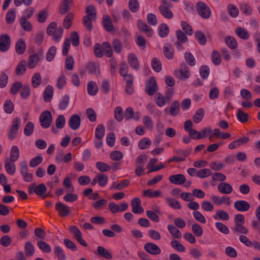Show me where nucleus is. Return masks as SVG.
Returning a JSON list of instances; mask_svg holds the SVG:
<instances>
[{
    "mask_svg": "<svg viewBox=\"0 0 260 260\" xmlns=\"http://www.w3.org/2000/svg\"><path fill=\"white\" fill-rule=\"evenodd\" d=\"M170 194L173 198L170 197H167L166 198V201L167 203L169 206L174 209L179 208V202L177 201V198L179 197V189L174 188L171 192Z\"/></svg>",
    "mask_w": 260,
    "mask_h": 260,
    "instance_id": "nucleus-1",
    "label": "nucleus"
},
{
    "mask_svg": "<svg viewBox=\"0 0 260 260\" xmlns=\"http://www.w3.org/2000/svg\"><path fill=\"white\" fill-rule=\"evenodd\" d=\"M40 124L44 128L49 127L52 121V116L50 112L45 111L43 112L39 117Z\"/></svg>",
    "mask_w": 260,
    "mask_h": 260,
    "instance_id": "nucleus-2",
    "label": "nucleus"
},
{
    "mask_svg": "<svg viewBox=\"0 0 260 260\" xmlns=\"http://www.w3.org/2000/svg\"><path fill=\"white\" fill-rule=\"evenodd\" d=\"M21 120L18 117H16L13 120L10 130L8 133L9 139L13 140L17 135L19 128L20 126Z\"/></svg>",
    "mask_w": 260,
    "mask_h": 260,
    "instance_id": "nucleus-3",
    "label": "nucleus"
},
{
    "mask_svg": "<svg viewBox=\"0 0 260 260\" xmlns=\"http://www.w3.org/2000/svg\"><path fill=\"white\" fill-rule=\"evenodd\" d=\"M197 9L199 14L204 19L209 18L211 14L209 7L203 2L197 4Z\"/></svg>",
    "mask_w": 260,
    "mask_h": 260,
    "instance_id": "nucleus-4",
    "label": "nucleus"
},
{
    "mask_svg": "<svg viewBox=\"0 0 260 260\" xmlns=\"http://www.w3.org/2000/svg\"><path fill=\"white\" fill-rule=\"evenodd\" d=\"M43 56V51L40 50L38 52L35 53L29 57L28 61V67L29 69L35 68L40 59Z\"/></svg>",
    "mask_w": 260,
    "mask_h": 260,
    "instance_id": "nucleus-5",
    "label": "nucleus"
},
{
    "mask_svg": "<svg viewBox=\"0 0 260 260\" xmlns=\"http://www.w3.org/2000/svg\"><path fill=\"white\" fill-rule=\"evenodd\" d=\"M28 190V192L30 194L35 192L37 195L42 196L46 193L47 188L43 184H41L38 186H36L35 183H31L29 186Z\"/></svg>",
    "mask_w": 260,
    "mask_h": 260,
    "instance_id": "nucleus-6",
    "label": "nucleus"
},
{
    "mask_svg": "<svg viewBox=\"0 0 260 260\" xmlns=\"http://www.w3.org/2000/svg\"><path fill=\"white\" fill-rule=\"evenodd\" d=\"M55 209L60 217H66L71 213L70 208L61 202H58L55 204Z\"/></svg>",
    "mask_w": 260,
    "mask_h": 260,
    "instance_id": "nucleus-7",
    "label": "nucleus"
},
{
    "mask_svg": "<svg viewBox=\"0 0 260 260\" xmlns=\"http://www.w3.org/2000/svg\"><path fill=\"white\" fill-rule=\"evenodd\" d=\"M11 45V39L7 34H3L0 36V51H7Z\"/></svg>",
    "mask_w": 260,
    "mask_h": 260,
    "instance_id": "nucleus-8",
    "label": "nucleus"
},
{
    "mask_svg": "<svg viewBox=\"0 0 260 260\" xmlns=\"http://www.w3.org/2000/svg\"><path fill=\"white\" fill-rule=\"evenodd\" d=\"M157 90V85L155 79L150 78L146 83V92L150 95H153Z\"/></svg>",
    "mask_w": 260,
    "mask_h": 260,
    "instance_id": "nucleus-9",
    "label": "nucleus"
},
{
    "mask_svg": "<svg viewBox=\"0 0 260 260\" xmlns=\"http://www.w3.org/2000/svg\"><path fill=\"white\" fill-rule=\"evenodd\" d=\"M159 10L160 14L166 18L171 19L173 16V13L169 9L168 3L166 0L162 1V4L159 7Z\"/></svg>",
    "mask_w": 260,
    "mask_h": 260,
    "instance_id": "nucleus-10",
    "label": "nucleus"
},
{
    "mask_svg": "<svg viewBox=\"0 0 260 260\" xmlns=\"http://www.w3.org/2000/svg\"><path fill=\"white\" fill-rule=\"evenodd\" d=\"M108 207L113 213H116L118 212H123L126 210L128 208V205L127 203H122L119 206L114 202H110Z\"/></svg>",
    "mask_w": 260,
    "mask_h": 260,
    "instance_id": "nucleus-11",
    "label": "nucleus"
},
{
    "mask_svg": "<svg viewBox=\"0 0 260 260\" xmlns=\"http://www.w3.org/2000/svg\"><path fill=\"white\" fill-rule=\"evenodd\" d=\"M144 249L147 252L152 255H158L161 252L160 248L153 243H146L144 245Z\"/></svg>",
    "mask_w": 260,
    "mask_h": 260,
    "instance_id": "nucleus-12",
    "label": "nucleus"
},
{
    "mask_svg": "<svg viewBox=\"0 0 260 260\" xmlns=\"http://www.w3.org/2000/svg\"><path fill=\"white\" fill-rule=\"evenodd\" d=\"M68 124L69 127L73 130L78 129L81 124V118L79 115L78 114L73 115L69 120Z\"/></svg>",
    "mask_w": 260,
    "mask_h": 260,
    "instance_id": "nucleus-13",
    "label": "nucleus"
},
{
    "mask_svg": "<svg viewBox=\"0 0 260 260\" xmlns=\"http://www.w3.org/2000/svg\"><path fill=\"white\" fill-rule=\"evenodd\" d=\"M190 76V71L189 68L185 64L183 63L180 67V80L186 81Z\"/></svg>",
    "mask_w": 260,
    "mask_h": 260,
    "instance_id": "nucleus-14",
    "label": "nucleus"
},
{
    "mask_svg": "<svg viewBox=\"0 0 260 260\" xmlns=\"http://www.w3.org/2000/svg\"><path fill=\"white\" fill-rule=\"evenodd\" d=\"M234 207L238 211L245 212L248 211L250 208V204L244 200H239L234 203Z\"/></svg>",
    "mask_w": 260,
    "mask_h": 260,
    "instance_id": "nucleus-15",
    "label": "nucleus"
},
{
    "mask_svg": "<svg viewBox=\"0 0 260 260\" xmlns=\"http://www.w3.org/2000/svg\"><path fill=\"white\" fill-rule=\"evenodd\" d=\"M141 201L138 198H135L132 200L131 206L132 211L135 214L143 213L144 209L141 206Z\"/></svg>",
    "mask_w": 260,
    "mask_h": 260,
    "instance_id": "nucleus-16",
    "label": "nucleus"
},
{
    "mask_svg": "<svg viewBox=\"0 0 260 260\" xmlns=\"http://www.w3.org/2000/svg\"><path fill=\"white\" fill-rule=\"evenodd\" d=\"M137 26L140 30L145 32L148 37H151L153 35V31L152 29L148 26L146 23L140 20L138 21Z\"/></svg>",
    "mask_w": 260,
    "mask_h": 260,
    "instance_id": "nucleus-17",
    "label": "nucleus"
},
{
    "mask_svg": "<svg viewBox=\"0 0 260 260\" xmlns=\"http://www.w3.org/2000/svg\"><path fill=\"white\" fill-rule=\"evenodd\" d=\"M218 191L223 194H229L233 191L232 186L228 183L222 182L220 183L217 186Z\"/></svg>",
    "mask_w": 260,
    "mask_h": 260,
    "instance_id": "nucleus-18",
    "label": "nucleus"
},
{
    "mask_svg": "<svg viewBox=\"0 0 260 260\" xmlns=\"http://www.w3.org/2000/svg\"><path fill=\"white\" fill-rule=\"evenodd\" d=\"M26 45L23 39H19L16 43L15 50L17 54H22L26 50Z\"/></svg>",
    "mask_w": 260,
    "mask_h": 260,
    "instance_id": "nucleus-19",
    "label": "nucleus"
},
{
    "mask_svg": "<svg viewBox=\"0 0 260 260\" xmlns=\"http://www.w3.org/2000/svg\"><path fill=\"white\" fill-rule=\"evenodd\" d=\"M127 60L130 66L135 70H138L140 67L137 56L134 53L128 55Z\"/></svg>",
    "mask_w": 260,
    "mask_h": 260,
    "instance_id": "nucleus-20",
    "label": "nucleus"
},
{
    "mask_svg": "<svg viewBox=\"0 0 260 260\" xmlns=\"http://www.w3.org/2000/svg\"><path fill=\"white\" fill-rule=\"evenodd\" d=\"M14 161L6 158L5 162V168L8 174L13 175L16 172V167Z\"/></svg>",
    "mask_w": 260,
    "mask_h": 260,
    "instance_id": "nucleus-21",
    "label": "nucleus"
},
{
    "mask_svg": "<svg viewBox=\"0 0 260 260\" xmlns=\"http://www.w3.org/2000/svg\"><path fill=\"white\" fill-rule=\"evenodd\" d=\"M87 88L88 93L91 96L96 95L99 90L98 86L94 81H90L87 84Z\"/></svg>",
    "mask_w": 260,
    "mask_h": 260,
    "instance_id": "nucleus-22",
    "label": "nucleus"
},
{
    "mask_svg": "<svg viewBox=\"0 0 260 260\" xmlns=\"http://www.w3.org/2000/svg\"><path fill=\"white\" fill-rule=\"evenodd\" d=\"M53 95V88L52 86L48 85L43 92L44 100L46 102L51 101Z\"/></svg>",
    "mask_w": 260,
    "mask_h": 260,
    "instance_id": "nucleus-23",
    "label": "nucleus"
},
{
    "mask_svg": "<svg viewBox=\"0 0 260 260\" xmlns=\"http://www.w3.org/2000/svg\"><path fill=\"white\" fill-rule=\"evenodd\" d=\"M20 155V151L19 148L17 146H13L10 150V157L8 159L11 161H16Z\"/></svg>",
    "mask_w": 260,
    "mask_h": 260,
    "instance_id": "nucleus-24",
    "label": "nucleus"
},
{
    "mask_svg": "<svg viewBox=\"0 0 260 260\" xmlns=\"http://www.w3.org/2000/svg\"><path fill=\"white\" fill-rule=\"evenodd\" d=\"M98 255L101 256L107 259H111L112 258V255L110 252L102 246L97 247Z\"/></svg>",
    "mask_w": 260,
    "mask_h": 260,
    "instance_id": "nucleus-25",
    "label": "nucleus"
},
{
    "mask_svg": "<svg viewBox=\"0 0 260 260\" xmlns=\"http://www.w3.org/2000/svg\"><path fill=\"white\" fill-rule=\"evenodd\" d=\"M103 24L104 28L108 31L113 30V26L111 18L108 15H104L103 17Z\"/></svg>",
    "mask_w": 260,
    "mask_h": 260,
    "instance_id": "nucleus-26",
    "label": "nucleus"
},
{
    "mask_svg": "<svg viewBox=\"0 0 260 260\" xmlns=\"http://www.w3.org/2000/svg\"><path fill=\"white\" fill-rule=\"evenodd\" d=\"M70 100V97L68 95L62 96L58 103V108L60 110H66L69 105Z\"/></svg>",
    "mask_w": 260,
    "mask_h": 260,
    "instance_id": "nucleus-27",
    "label": "nucleus"
},
{
    "mask_svg": "<svg viewBox=\"0 0 260 260\" xmlns=\"http://www.w3.org/2000/svg\"><path fill=\"white\" fill-rule=\"evenodd\" d=\"M35 247L30 241H27L25 243L24 251L25 255L28 257L33 256L35 253Z\"/></svg>",
    "mask_w": 260,
    "mask_h": 260,
    "instance_id": "nucleus-28",
    "label": "nucleus"
},
{
    "mask_svg": "<svg viewBox=\"0 0 260 260\" xmlns=\"http://www.w3.org/2000/svg\"><path fill=\"white\" fill-rule=\"evenodd\" d=\"M72 4V2L71 0H63L60 5L59 13L62 15L65 14Z\"/></svg>",
    "mask_w": 260,
    "mask_h": 260,
    "instance_id": "nucleus-29",
    "label": "nucleus"
},
{
    "mask_svg": "<svg viewBox=\"0 0 260 260\" xmlns=\"http://www.w3.org/2000/svg\"><path fill=\"white\" fill-rule=\"evenodd\" d=\"M225 42L226 45L232 50H234L237 48V42L233 37H226L225 38Z\"/></svg>",
    "mask_w": 260,
    "mask_h": 260,
    "instance_id": "nucleus-30",
    "label": "nucleus"
},
{
    "mask_svg": "<svg viewBox=\"0 0 260 260\" xmlns=\"http://www.w3.org/2000/svg\"><path fill=\"white\" fill-rule=\"evenodd\" d=\"M164 53L165 57L168 59H171L173 57L174 50L170 44H166L164 45Z\"/></svg>",
    "mask_w": 260,
    "mask_h": 260,
    "instance_id": "nucleus-31",
    "label": "nucleus"
},
{
    "mask_svg": "<svg viewBox=\"0 0 260 260\" xmlns=\"http://www.w3.org/2000/svg\"><path fill=\"white\" fill-rule=\"evenodd\" d=\"M26 69V61L22 60L17 66L15 73L18 75H21L25 72Z\"/></svg>",
    "mask_w": 260,
    "mask_h": 260,
    "instance_id": "nucleus-32",
    "label": "nucleus"
},
{
    "mask_svg": "<svg viewBox=\"0 0 260 260\" xmlns=\"http://www.w3.org/2000/svg\"><path fill=\"white\" fill-rule=\"evenodd\" d=\"M184 59L186 62L190 67L196 65V61L193 55L189 52H186L184 53Z\"/></svg>",
    "mask_w": 260,
    "mask_h": 260,
    "instance_id": "nucleus-33",
    "label": "nucleus"
},
{
    "mask_svg": "<svg viewBox=\"0 0 260 260\" xmlns=\"http://www.w3.org/2000/svg\"><path fill=\"white\" fill-rule=\"evenodd\" d=\"M41 76L39 73H35L31 78V85L34 88L38 87L41 83Z\"/></svg>",
    "mask_w": 260,
    "mask_h": 260,
    "instance_id": "nucleus-34",
    "label": "nucleus"
},
{
    "mask_svg": "<svg viewBox=\"0 0 260 260\" xmlns=\"http://www.w3.org/2000/svg\"><path fill=\"white\" fill-rule=\"evenodd\" d=\"M86 16L84 17L91 18V19H96V11L95 8L92 5L88 6L86 9Z\"/></svg>",
    "mask_w": 260,
    "mask_h": 260,
    "instance_id": "nucleus-35",
    "label": "nucleus"
},
{
    "mask_svg": "<svg viewBox=\"0 0 260 260\" xmlns=\"http://www.w3.org/2000/svg\"><path fill=\"white\" fill-rule=\"evenodd\" d=\"M169 32V28L166 24H161L158 28V33L161 38L167 37Z\"/></svg>",
    "mask_w": 260,
    "mask_h": 260,
    "instance_id": "nucleus-36",
    "label": "nucleus"
},
{
    "mask_svg": "<svg viewBox=\"0 0 260 260\" xmlns=\"http://www.w3.org/2000/svg\"><path fill=\"white\" fill-rule=\"evenodd\" d=\"M205 114V111L203 108L198 109L194 114L193 119L196 123H198L203 119Z\"/></svg>",
    "mask_w": 260,
    "mask_h": 260,
    "instance_id": "nucleus-37",
    "label": "nucleus"
},
{
    "mask_svg": "<svg viewBox=\"0 0 260 260\" xmlns=\"http://www.w3.org/2000/svg\"><path fill=\"white\" fill-rule=\"evenodd\" d=\"M143 196L148 197L149 198H157L161 196V192L159 190L153 191L150 189H148L143 191Z\"/></svg>",
    "mask_w": 260,
    "mask_h": 260,
    "instance_id": "nucleus-38",
    "label": "nucleus"
},
{
    "mask_svg": "<svg viewBox=\"0 0 260 260\" xmlns=\"http://www.w3.org/2000/svg\"><path fill=\"white\" fill-rule=\"evenodd\" d=\"M151 144V141L148 138H144L140 140L138 143V147L140 149L148 148Z\"/></svg>",
    "mask_w": 260,
    "mask_h": 260,
    "instance_id": "nucleus-39",
    "label": "nucleus"
},
{
    "mask_svg": "<svg viewBox=\"0 0 260 260\" xmlns=\"http://www.w3.org/2000/svg\"><path fill=\"white\" fill-rule=\"evenodd\" d=\"M181 27L182 29V31L184 32L186 35L191 36L193 34V31L192 27L186 21L181 22Z\"/></svg>",
    "mask_w": 260,
    "mask_h": 260,
    "instance_id": "nucleus-40",
    "label": "nucleus"
},
{
    "mask_svg": "<svg viewBox=\"0 0 260 260\" xmlns=\"http://www.w3.org/2000/svg\"><path fill=\"white\" fill-rule=\"evenodd\" d=\"M20 24L22 28L26 31H30L32 30V26L29 21L25 17H21L20 20Z\"/></svg>",
    "mask_w": 260,
    "mask_h": 260,
    "instance_id": "nucleus-41",
    "label": "nucleus"
},
{
    "mask_svg": "<svg viewBox=\"0 0 260 260\" xmlns=\"http://www.w3.org/2000/svg\"><path fill=\"white\" fill-rule=\"evenodd\" d=\"M105 133V127L102 124L97 125L95 130V137L97 138H103Z\"/></svg>",
    "mask_w": 260,
    "mask_h": 260,
    "instance_id": "nucleus-42",
    "label": "nucleus"
},
{
    "mask_svg": "<svg viewBox=\"0 0 260 260\" xmlns=\"http://www.w3.org/2000/svg\"><path fill=\"white\" fill-rule=\"evenodd\" d=\"M194 35L196 38L200 45H204L206 43V37L202 31L200 30H197L196 31Z\"/></svg>",
    "mask_w": 260,
    "mask_h": 260,
    "instance_id": "nucleus-43",
    "label": "nucleus"
},
{
    "mask_svg": "<svg viewBox=\"0 0 260 260\" xmlns=\"http://www.w3.org/2000/svg\"><path fill=\"white\" fill-rule=\"evenodd\" d=\"M235 31H236V34L240 38H241L243 40H247L249 37V34L247 31V30L245 29H244L241 27H237Z\"/></svg>",
    "mask_w": 260,
    "mask_h": 260,
    "instance_id": "nucleus-44",
    "label": "nucleus"
},
{
    "mask_svg": "<svg viewBox=\"0 0 260 260\" xmlns=\"http://www.w3.org/2000/svg\"><path fill=\"white\" fill-rule=\"evenodd\" d=\"M97 181L98 184L100 186H105L108 182V177L107 175L104 174H100L96 175Z\"/></svg>",
    "mask_w": 260,
    "mask_h": 260,
    "instance_id": "nucleus-45",
    "label": "nucleus"
},
{
    "mask_svg": "<svg viewBox=\"0 0 260 260\" xmlns=\"http://www.w3.org/2000/svg\"><path fill=\"white\" fill-rule=\"evenodd\" d=\"M87 68L90 74H97L100 73L99 66L95 62H89L87 66Z\"/></svg>",
    "mask_w": 260,
    "mask_h": 260,
    "instance_id": "nucleus-46",
    "label": "nucleus"
},
{
    "mask_svg": "<svg viewBox=\"0 0 260 260\" xmlns=\"http://www.w3.org/2000/svg\"><path fill=\"white\" fill-rule=\"evenodd\" d=\"M212 61L216 66L219 65L221 62L220 54L217 50H214L212 52Z\"/></svg>",
    "mask_w": 260,
    "mask_h": 260,
    "instance_id": "nucleus-47",
    "label": "nucleus"
},
{
    "mask_svg": "<svg viewBox=\"0 0 260 260\" xmlns=\"http://www.w3.org/2000/svg\"><path fill=\"white\" fill-rule=\"evenodd\" d=\"M73 18L74 14L73 13H69L67 15L63 21V26L66 28L69 29L71 27Z\"/></svg>",
    "mask_w": 260,
    "mask_h": 260,
    "instance_id": "nucleus-48",
    "label": "nucleus"
},
{
    "mask_svg": "<svg viewBox=\"0 0 260 260\" xmlns=\"http://www.w3.org/2000/svg\"><path fill=\"white\" fill-rule=\"evenodd\" d=\"M96 167L101 172H108L111 169V167L108 164L102 161L96 162Z\"/></svg>",
    "mask_w": 260,
    "mask_h": 260,
    "instance_id": "nucleus-49",
    "label": "nucleus"
},
{
    "mask_svg": "<svg viewBox=\"0 0 260 260\" xmlns=\"http://www.w3.org/2000/svg\"><path fill=\"white\" fill-rule=\"evenodd\" d=\"M30 94V88L28 84H25L21 87L20 95L23 99L27 98Z\"/></svg>",
    "mask_w": 260,
    "mask_h": 260,
    "instance_id": "nucleus-50",
    "label": "nucleus"
},
{
    "mask_svg": "<svg viewBox=\"0 0 260 260\" xmlns=\"http://www.w3.org/2000/svg\"><path fill=\"white\" fill-rule=\"evenodd\" d=\"M38 247L43 252L50 253L51 251V248L47 243L39 241L37 242Z\"/></svg>",
    "mask_w": 260,
    "mask_h": 260,
    "instance_id": "nucleus-51",
    "label": "nucleus"
},
{
    "mask_svg": "<svg viewBox=\"0 0 260 260\" xmlns=\"http://www.w3.org/2000/svg\"><path fill=\"white\" fill-rule=\"evenodd\" d=\"M191 230L197 237H201L203 234V230L201 225L198 223H193L191 226Z\"/></svg>",
    "mask_w": 260,
    "mask_h": 260,
    "instance_id": "nucleus-52",
    "label": "nucleus"
},
{
    "mask_svg": "<svg viewBox=\"0 0 260 260\" xmlns=\"http://www.w3.org/2000/svg\"><path fill=\"white\" fill-rule=\"evenodd\" d=\"M4 109L6 113L8 114L12 113L14 111V104L10 100L5 101L4 105Z\"/></svg>",
    "mask_w": 260,
    "mask_h": 260,
    "instance_id": "nucleus-53",
    "label": "nucleus"
},
{
    "mask_svg": "<svg viewBox=\"0 0 260 260\" xmlns=\"http://www.w3.org/2000/svg\"><path fill=\"white\" fill-rule=\"evenodd\" d=\"M128 8L132 12L136 13L139 9V3L138 0H129Z\"/></svg>",
    "mask_w": 260,
    "mask_h": 260,
    "instance_id": "nucleus-54",
    "label": "nucleus"
},
{
    "mask_svg": "<svg viewBox=\"0 0 260 260\" xmlns=\"http://www.w3.org/2000/svg\"><path fill=\"white\" fill-rule=\"evenodd\" d=\"M102 48L104 54L105 53V55L108 57L112 56V50L111 49V45L108 42H104L102 44Z\"/></svg>",
    "mask_w": 260,
    "mask_h": 260,
    "instance_id": "nucleus-55",
    "label": "nucleus"
},
{
    "mask_svg": "<svg viewBox=\"0 0 260 260\" xmlns=\"http://www.w3.org/2000/svg\"><path fill=\"white\" fill-rule=\"evenodd\" d=\"M237 117L238 120L242 123H244L248 121V114L244 112L241 109L238 110Z\"/></svg>",
    "mask_w": 260,
    "mask_h": 260,
    "instance_id": "nucleus-56",
    "label": "nucleus"
},
{
    "mask_svg": "<svg viewBox=\"0 0 260 260\" xmlns=\"http://www.w3.org/2000/svg\"><path fill=\"white\" fill-rule=\"evenodd\" d=\"M54 253L59 260H65L66 256L63 249L59 246H56L54 248Z\"/></svg>",
    "mask_w": 260,
    "mask_h": 260,
    "instance_id": "nucleus-57",
    "label": "nucleus"
},
{
    "mask_svg": "<svg viewBox=\"0 0 260 260\" xmlns=\"http://www.w3.org/2000/svg\"><path fill=\"white\" fill-rule=\"evenodd\" d=\"M34 124L32 122H28L25 126L24 134L26 136H30L34 132Z\"/></svg>",
    "mask_w": 260,
    "mask_h": 260,
    "instance_id": "nucleus-58",
    "label": "nucleus"
},
{
    "mask_svg": "<svg viewBox=\"0 0 260 260\" xmlns=\"http://www.w3.org/2000/svg\"><path fill=\"white\" fill-rule=\"evenodd\" d=\"M70 232L73 235L74 238L77 240L82 236V234L79 228L75 225H71L69 227Z\"/></svg>",
    "mask_w": 260,
    "mask_h": 260,
    "instance_id": "nucleus-59",
    "label": "nucleus"
},
{
    "mask_svg": "<svg viewBox=\"0 0 260 260\" xmlns=\"http://www.w3.org/2000/svg\"><path fill=\"white\" fill-rule=\"evenodd\" d=\"M215 226L219 231L223 234L228 235L230 233L229 228L223 223L220 222H216Z\"/></svg>",
    "mask_w": 260,
    "mask_h": 260,
    "instance_id": "nucleus-60",
    "label": "nucleus"
},
{
    "mask_svg": "<svg viewBox=\"0 0 260 260\" xmlns=\"http://www.w3.org/2000/svg\"><path fill=\"white\" fill-rule=\"evenodd\" d=\"M152 69L156 72H159L161 70V63L157 58H153L151 61Z\"/></svg>",
    "mask_w": 260,
    "mask_h": 260,
    "instance_id": "nucleus-61",
    "label": "nucleus"
},
{
    "mask_svg": "<svg viewBox=\"0 0 260 260\" xmlns=\"http://www.w3.org/2000/svg\"><path fill=\"white\" fill-rule=\"evenodd\" d=\"M244 224L235 225L233 228L235 232L242 234H247L248 233V229L243 225Z\"/></svg>",
    "mask_w": 260,
    "mask_h": 260,
    "instance_id": "nucleus-62",
    "label": "nucleus"
},
{
    "mask_svg": "<svg viewBox=\"0 0 260 260\" xmlns=\"http://www.w3.org/2000/svg\"><path fill=\"white\" fill-rule=\"evenodd\" d=\"M66 123V119L63 115H59L55 120V125L57 128H62Z\"/></svg>",
    "mask_w": 260,
    "mask_h": 260,
    "instance_id": "nucleus-63",
    "label": "nucleus"
},
{
    "mask_svg": "<svg viewBox=\"0 0 260 260\" xmlns=\"http://www.w3.org/2000/svg\"><path fill=\"white\" fill-rule=\"evenodd\" d=\"M15 17L16 14L15 10L13 9L10 10L6 14V20L7 23H12L15 20Z\"/></svg>",
    "mask_w": 260,
    "mask_h": 260,
    "instance_id": "nucleus-64",
    "label": "nucleus"
}]
</instances>
